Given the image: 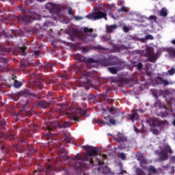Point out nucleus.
Wrapping results in <instances>:
<instances>
[{
	"instance_id": "23",
	"label": "nucleus",
	"mask_w": 175,
	"mask_h": 175,
	"mask_svg": "<svg viewBox=\"0 0 175 175\" xmlns=\"http://www.w3.org/2000/svg\"><path fill=\"white\" fill-rule=\"evenodd\" d=\"M115 140L118 142V143H124V142H128L126 136L124 135V134L121 133H118L116 137H115Z\"/></svg>"
},
{
	"instance_id": "49",
	"label": "nucleus",
	"mask_w": 175,
	"mask_h": 175,
	"mask_svg": "<svg viewBox=\"0 0 175 175\" xmlns=\"http://www.w3.org/2000/svg\"><path fill=\"white\" fill-rule=\"evenodd\" d=\"M90 49L88 47L82 46V53H88Z\"/></svg>"
},
{
	"instance_id": "46",
	"label": "nucleus",
	"mask_w": 175,
	"mask_h": 175,
	"mask_svg": "<svg viewBox=\"0 0 175 175\" xmlns=\"http://www.w3.org/2000/svg\"><path fill=\"white\" fill-rule=\"evenodd\" d=\"M116 121L114 119H111V117H109V124H111V125H116Z\"/></svg>"
},
{
	"instance_id": "30",
	"label": "nucleus",
	"mask_w": 175,
	"mask_h": 175,
	"mask_svg": "<svg viewBox=\"0 0 175 175\" xmlns=\"http://www.w3.org/2000/svg\"><path fill=\"white\" fill-rule=\"evenodd\" d=\"M147 170L150 174H157V173H158V170H157V168H155L154 165H150L147 168Z\"/></svg>"
},
{
	"instance_id": "27",
	"label": "nucleus",
	"mask_w": 175,
	"mask_h": 175,
	"mask_svg": "<svg viewBox=\"0 0 175 175\" xmlns=\"http://www.w3.org/2000/svg\"><path fill=\"white\" fill-rule=\"evenodd\" d=\"M166 51L168 53V55H170V57H171L172 58H175V48L173 46H170L168 48H166Z\"/></svg>"
},
{
	"instance_id": "39",
	"label": "nucleus",
	"mask_w": 175,
	"mask_h": 175,
	"mask_svg": "<svg viewBox=\"0 0 175 175\" xmlns=\"http://www.w3.org/2000/svg\"><path fill=\"white\" fill-rule=\"evenodd\" d=\"M101 39L103 42H109L111 39V36H103Z\"/></svg>"
},
{
	"instance_id": "24",
	"label": "nucleus",
	"mask_w": 175,
	"mask_h": 175,
	"mask_svg": "<svg viewBox=\"0 0 175 175\" xmlns=\"http://www.w3.org/2000/svg\"><path fill=\"white\" fill-rule=\"evenodd\" d=\"M64 152H65V148H60L59 149V154H60V159L62 161H68V159H70V157H69V156H68L67 154H64Z\"/></svg>"
},
{
	"instance_id": "61",
	"label": "nucleus",
	"mask_w": 175,
	"mask_h": 175,
	"mask_svg": "<svg viewBox=\"0 0 175 175\" xmlns=\"http://www.w3.org/2000/svg\"><path fill=\"white\" fill-rule=\"evenodd\" d=\"M137 66L138 69H142V68H143V64L142 62H139L137 64Z\"/></svg>"
},
{
	"instance_id": "20",
	"label": "nucleus",
	"mask_w": 175,
	"mask_h": 175,
	"mask_svg": "<svg viewBox=\"0 0 175 175\" xmlns=\"http://www.w3.org/2000/svg\"><path fill=\"white\" fill-rule=\"evenodd\" d=\"M118 28V25H106L105 26V32L106 33H113Z\"/></svg>"
},
{
	"instance_id": "16",
	"label": "nucleus",
	"mask_w": 175,
	"mask_h": 175,
	"mask_svg": "<svg viewBox=\"0 0 175 175\" xmlns=\"http://www.w3.org/2000/svg\"><path fill=\"white\" fill-rule=\"evenodd\" d=\"M73 167L75 170H80L81 172H83L84 169H87V167H88V165L84 163V162L75 161Z\"/></svg>"
},
{
	"instance_id": "33",
	"label": "nucleus",
	"mask_w": 175,
	"mask_h": 175,
	"mask_svg": "<svg viewBox=\"0 0 175 175\" xmlns=\"http://www.w3.org/2000/svg\"><path fill=\"white\" fill-rule=\"evenodd\" d=\"M64 141L66 143H70V142H72V137H70V134L64 133Z\"/></svg>"
},
{
	"instance_id": "5",
	"label": "nucleus",
	"mask_w": 175,
	"mask_h": 175,
	"mask_svg": "<svg viewBox=\"0 0 175 175\" xmlns=\"http://www.w3.org/2000/svg\"><path fill=\"white\" fill-rule=\"evenodd\" d=\"M142 57H147L150 62H155L158 57H157V54L154 53V48L151 46H146L144 51H139Z\"/></svg>"
},
{
	"instance_id": "1",
	"label": "nucleus",
	"mask_w": 175,
	"mask_h": 175,
	"mask_svg": "<svg viewBox=\"0 0 175 175\" xmlns=\"http://www.w3.org/2000/svg\"><path fill=\"white\" fill-rule=\"evenodd\" d=\"M82 148L86 151L83 154H77L72 161H83L84 162H89L91 166H100L105 165L103 160H99L96 157L99 154V149L97 147L91 146H83Z\"/></svg>"
},
{
	"instance_id": "32",
	"label": "nucleus",
	"mask_w": 175,
	"mask_h": 175,
	"mask_svg": "<svg viewBox=\"0 0 175 175\" xmlns=\"http://www.w3.org/2000/svg\"><path fill=\"white\" fill-rule=\"evenodd\" d=\"M159 16L161 17H167V8H163L159 12Z\"/></svg>"
},
{
	"instance_id": "48",
	"label": "nucleus",
	"mask_w": 175,
	"mask_h": 175,
	"mask_svg": "<svg viewBox=\"0 0 175 175\" xmlns=\"http://www.w3.org/2000/svg\"><path fill=\"white\" fill-rule=\"evenodd\" d=\"M25 133H26L27 136H31V130L26 129Z\"/></svg>"
},
{
	"instance_id": "64",
	"label": "nucleus",
	"mask_w": 175,
	"mask_h": 175,
	"mask_svg": "<svg viewBox=\"0 0 175 175\" xmlns=\"http://www.w3.org/2000/svg\"><path fill=\"white\" fill-rule=\"evenodd\" d=\"M139 40L142 42V43H144L147 39H146V37L144 38H140Z\"/></svg>"
},
{
	"instance_id": "21",
	"label": "nucleus",
	"mask_w": 175,
	"mask_h": 175,
	"mask_svg": "<svg viewBox=\"0 0 175 175\" xmlns=\"http://www.w3.org/2000/svg\"><path fill=\"white\" fill-rule=\"evenodd\" d=\"M83 32H85V33H88V36H89V38H92V39H95V38H96V36H98V34L96 33H94L92 34V32H94V29L92 28H88V27H83ZM88 32H90L88 33Z\"/></svg>"
},
{
	"instance_id": "47",
	"label": "nucleus",
	"mask_w": 175,
	"mask_h": 175,
	"mask_svg": "<svg viewBox=\"0 0 175 175\" xmlns=\"http://www.w3.org/2000/svg\"><path fill=\"white\" fill-rule=\"evenodd\" d=\"M74 18H75V20H76V21H80V20H83L84 18V17L75 16Z\"/></svg>"
},
{
	"instance_id": "34",
	"label": "nucleus",
	"mask_w": 175,
	"mask_h": 175,
	"mask_svg": "<svg viewBox=\"0 0 175 175\" xmlns=\"http://www.w3.org/2000/svg\"><path fill=\"white\" fill-rule=\"evenodd\" d=\"M27 50V46L19 47L18 51L21 55H25L27 53L25 51Z\"/></svg>"
},
{
	"instance_id": "10",
	"label": "nucleus",
	"mask_w": 175,
	"mask_h": 175,
	"mask_svg": "<svg viewBox=\"0 0 175 175\" xmlns=\"http://www.w3.org/2000/svg\"><path fill=\"white\" fill-rule=\"evenodd\" d=\"M33 20H40V16L39 14H34L32 16H21L18 18V23H26V24H29L33 21Z\"/></svg>"
},
{
	"instance_id": "52",
	"label": "nucleus",
	"mask_w": 175,
	"mask_h": 175,
	"mask_svg": "<svg viewBox=\"0 0 175 175\" xmlns=\"http://www.w3.org/2000/svg\"><path fill=\"white\" fill-rule=\"evenodd\" d=\"M113 50H115V51L117 53H120V47H118L117 45L113 46Z\"/></svg>"
},
{
	"instance_id": "6",
	"label": "nucleus",
	"mask_w": 175,
	"mask_h": 175,
	"mask_svg": "<svg viewBox=\"0 0 175 175\" xmlns=\"http://www.w3.org/2000/svg\"><path fill=\"white\" fill-rule=\"evenodd\" d=\"M85 113H87L85 110L79 107L76 109H74V113H66V116L68 118V120L77 121V122H79L80 117H81V116H85Z\"/></svg>"
},
{
	"instance_id": "4",
	"label": "nucleus",
	"mask_w": 175,
	"mask_h": 175,
	"mask_svg": "<svg viewBox=\"0 0 175 175\" xmlns=\"http://www.w3.org/2000/svg\"><path fill=\"white\" fill-rule=\"evenodd\" d=\"M58 170L57 165H49L47 167L42 168V167H38V170H35L33 175H49L54 174V172Z\"/></svg>"
},
{
	"instance_id": "36",
	"label": "nucleus",
	"mask_w": 175,
	"mask_h": 175,
	"mask_svg": "<svg viewBox=\"0 0 175 175\" xmlns=\"http://www.w3.org/2000/svg\"><path fill=\"white\" fill-rule=\"evenodd\" d=\"M92 49H94V50H103L104 51H107L108 50L107 48H105L100 44L93 46Z\"/></svg>"
},
{
	"instance_id": "40",
	"label": "nucleus",
	"mask_w": 175,
	"mask_h": 175,
	"mask_svg": "<svg viewBox=\"0 0 175 175\" xmlns=\"http://www.w3.org/2000/svg\"><path fill=\"white\" fill-rule=\"evenodd\" d=\"M108 111L109 113H111V111H115V113H117L118 111V108L112 106L108 109Z\"/></svg>"
},
{
	"instance_id": "14",
	"label": "nucleus",
	"mask_w": 175,
	"mask_h": 175,
	"mask_svg": "<svg viewBox=\"0 0 175 175\" xmlns=\"http://www.w3.org/2000/svg\"><path fill=\"white\" fill-rule=\"evenodd\" d=\"M18 96L20 98L21 96H33V98H38V94L36 93H32L29 90L25 89L19 92H18Z\"/></svg>"
},
{
	"instance_id": "13",
	"label": "nucleus",
	"mask_w": 175,
	"mask_h": 175,
	"mask_svg": "<svg viewBox=\"0 0 175 175\" xmlns=\"http://www.w3.org/2000/svg\"><path fill=\"white\" fill-rule=\"evenodd\" d=\"M55 128V125H54V123H51L49 125H46V131H48L49 133H46V136L48 137H51L53 140L54 139L57 138V135L56 133H53V129Z\"/></svg>"
},
{
	"instance_id": "35",
	"label": "nucleus",
	"mask_w": 175,
	"mask_h": 175,
	"mask_svg": "<svg viewBox=\"0 0 175 175\" xmlns=\"http://www.w3.org/2000/svg\"><path fill=\"white\" fill-rule=\"evenodd\" d=\"M146 165H147V160H146V159L139 161V165L141 166V167H142V169H147Z\"/></svg>"
},
{
	"instance_id": "3",
	"label": "nucleus",
	"mask_w": 175,
	"mask_h": 175,
	"mask_svg": "<svg viewBox=\"0 0 175 175\" xmlns=\"http://www.w3.org/2000/svg\"><path fill=\"white\" fill-rule=\"evenodd\" d=\"M155 152L158 154L159 162H163L169 159V154L170 155H172V154H173V150H172V148H170V146L166 145L163 149H161L160 151L156 150Z\"/></svg>"
},
{
	"instance_id": "62",
	"label": "nucleus",
	"mask_w": 175,
	"mask_h": 175,
	"mask_svg": "<svg viewBox=\"0 0 175 175\" xmlns=\"http://www.w3.org/2000/svg\"><path fill=\"white\" fill-rule=\"evenodd\" d=\"M121 12H128V10H126V8L125 6H122L121 8Z\"/></svg>"
},
{
	"instance_id": "7",
	"label": "nucleus",
	"mask_w": 175,
	"mask_h": 175,
	"mask_svg": "<svg viewBox=\"0 0 175 175\" xmlns=\"http://www.w3.org/2000/svg\"><path fill=\"white\" fill-rule=\"evenodd\" d=\"M94 62H92V64H100L104 66H110V65H118L122 64L121 60H116L112 64L110 63V59L109 58V56H100L98 59H94Z\"/></svg>"
},
{
	"instance_id": "31",
	"label": "nucleus",
	"mask_w": 175,
	"mask_h": 175,
	"mask_svg": "<svg viewBox=\"0 0 175 175\" xmlns=\"http://www.w3.org/2000/svg\"><path fill=\"white\" fill-rule=\"evenodd\" d=\"M12 83H14V86L15 87V88H20V87H21V85H23V83L21 81H18L16 79H14V77H13L11 79Z\"/></svg>"
},
{
	"instance_id": "19",
	"label": "nucleus",
	"mask_w": 175,
	"mask_h": 175,
	"mask_svg": "<svg viewBox=\"0 0 175 175\" xmlns=\"http://www.w3.org/2000/svg\"><path fill=\"white\" fill-rule=\"evenodd\" d=\"M51 103L46 100H40L36 103V106L40 109H48L50 107Z\"/></svg>"
},
{
	"instance_id": "2",
	"label": "nucleus",
	"mask_w": 175,
	"mask_h": 175,
	"mask_svg": "<svg viewBox=\"0 0 175 175\" xmlns=\"http://www.w3.org/2000/svg\"><path fill=\"white\" fill-rule=\"evenodd\" d=\"M148 123L153 135H159L162 126L167 124V120H159L157 118H152L148 120Z\"/></svg>"
},
{
	"instance_id": "42",
	"label": "nucleus",
	"mask_w": 175,
	"mask_h": 175,
	"mask_svg": "<svg viewBox=\"0 0 175 175\" xmlns=\"http://www.w3.org/2000/svg\"><path fill=\"white\" fill-rule=\"evenodd\" d=\"M23 114L26 116V117H31L32 116V112L31 111H24L23 112Z\"/></svg>"
},
{
	"instance_id": "25",
	"label": "nucleus",
	"mask_w": 175,
	"mask_h": 175,
	"mask_svg": "<svg viewBox=\"0 0 175 175\" xmlns=\"http://www.w3.org/2000/svg\"><path fill=\"white\" fill-rule=\"evenodd\" d=\"M74 70L77 75L81 76V77H87V76H88V72H83V70H81V68L77 66H75Z\"/></svg>"
},
{
	"instance_id": "29",
	"label": "nucleus",
	"mask_w": 175,
	"mask_h": 175,
	"mask_svg": "<svg viewBox=\"0 0 175 175\" xmlns=\"http://www.w3.org/2000/svg\"><path fill=\"white\" fill-rule=\"evenodd\" d=\"M14 136H16V133L14 131H10L5 135V139L7 140H12V139H14Z\"/></svg>"
},
{
	"instance_id": "43",
	"label": "nucleus",
	"mask_w": 175,
	"mask_h": 175,
	"mask_svg": "<svg viewBox=\"0 0 175 175\" xmlns=\"http://www.w3.org/2000/svg\"><path fill=\"white\" fill-rule=\"evenodd\" d=\"M119 166L120 167L121 172L119 173V174H124V173H126V170H124L123 167H122V163H119Z\"/></svg>"
},
{
	"instance_id": "8",
	"label": "nucleus",
	"mask_w": 175,
	"mask_h": 175,
	"mask_svg": "<svg viewBox=\"0 0 175 175\" xmlns=\"http://www.w3.org/2000/svg\"><path fill=\"white\" fill-rule=\"evenodd\" d=\"M85 18H88V20H92V21H96V20H100L101 18L107 20V14L99 10L88 14L85 16Z\"/></svg>"
},
{
	"instance_id": "38",
	"label": "nucleus",
	"mask_w": 175,
	"mask_h": 175,
	"mask_svg": "<svg viewBox=\"0 0 175 175\" xmlns=\"http://www.w3.org/2000/svg\"><path fill=\"white\" fill-rule=\"evenodd\" d=\"M157 80H159V81H161L164 84V85H169V81L167 80L163 79L161 77H157Z\"/></svg>"
},
{
	"instance_id": "54",
	"label": "nucleus",
	"mask_w": 175,
	"mask_h": 175,
	"mask_svg": "<svg viewBox=\"0 0 175 175\" xmlns=\"http://www.w3.org/2000/svg\"><path fill=\"white\" fill-rule=\"evenodd\" d=\"M40 54V51H34L33 52V55H35V57H39Z\"/></svg>"
},
{
	"instance_id": "11",
	"label": "nucleus",
	"mask_w": 175,
	"mask_h": 175,
	"mask_svg": "<svg viewBox=\"0 0 175 175\" xmlns=\"http://www.w3.org/2000/svg\"><path fill=\"white\" fill-rule=\"evenodd\" d=\"M69 37L72 42H75L76 39H78L79 40H84V35L77 29H72L69 33Z\"/></svg>"
},
{
	"instance_id": "12",
	"label": "nucleus",
	"mask_w": 175,
	"mask_h": 175,
	"mask_svg": "<svg viewBox=\"0 0 175 175\" xmlns=\"http://www.w3.org/2000/svg\"><path fill=\"white\" fill-rule=\"evenodd\" d=\"M34 85L39 87L40 90L44 88L47 85L46 81H43V77L41 75H36L34 79Z\"/></svg>"
},
{
	"instance_id": "50",
	"label": "nucleus",
	"mask_w": 175,
	"mask_h": 175,
	"mask_svg": "<svg viewBox=\"0 0 175 175\" xmlns=\"http://www.w3.org/2000/svg\"><path fill=\"white\" fill-rule=\"evenodd\" d=\"M157 16L151 15L149 16V20H154V21H157Z\"/></svg>"
},
{
	"instance_id": "45",
	"label": "nucleus",
	"mask_w": 175,
	"mask_h": 175,
	"mask_svg": "<svg viewBox=\"0 0 175 175\" xmlns=\"http://www.w3.org/2000/svg\"><path fill=\"white\" fill-rule=\"evenodd\" d=\"M146 40H154V36H152L151 34H148L146 36Z\"/></svg>"
},
{
	"instance_id": "9",
	"label": "nucleus",
	"mask_w": 175,
	"mask_h": 175,
	"mask_svg": "<svg viewBox=\"0 0 175 175\" xmlns=\"http://www.w3.org/2000/svg\"><path fill=\"white\" fill-rule=\"evenodd\" d=\"M45 9L49 10V12L51 13V14H56V16H58L61 12V10L64 9V7H62V5L54 4L53 3H47L45 5Z\"/></svg>"
},
{
	"instance_id": "41",
	"label": "nucleus",
	"mask_w": 175,
	"mask_h": 175,
	"mask_svg": "<svg viewBox=\"0 0 175 175\" xmlns=\"http://www.w3.org/2000/svg\"><path fill=\"white\" fill-rule=\"evenodd\" d=\"M168 76H173L175 73V69L174 68H171L167 72Z\"/></svg>"
},
{
	"instance_id": "60",
	"label": "nucleus",
	"mask_w": 175,
	"mask_h": 175,
	"mask_svg": "<svg viewBox=\"0 0 175 175\" xmlns=\"http://www.w3.org/2000/svg\"><path fill=\"white\" fill-rule=\"evenodd\" d=\"M68 14H70L71 16H73V10L72 9V8H70L68 9Z\"/></svg>"
},
{
	"instance_id": "22",
	"label": "nucleus",
	"mask_w": 175,
	"mask_h": 175,
	"mask_svg": "<svg viewBox=\"0 0 175 175\" xmlns=\"http://www.w3.org/2000/svg\"><path fill=\"white\" fill-rule=\"evenodd\" d=\"M103 164H101L100 166L97 168L98 173H102V174L106 175L109 174L110 173V168L107 167V165L105 166H102Z\"/></svg>"
},
{
	"instance_id": "56",
	"label": "nucleus",
	"mask_w": 175,
	"mask_h": 175,
	"mask_svg": "<svg viewBox=\"0 0 175 175\" xmlns=\"http://www.w3.org/2000/svg\"><path fill=\"white\" fill-rule=\"evenodd\" d=\"M160 76H161V77H167V76H169V75L167 74V72H162Z\"/></svg>"
},
{
	"instance_id": "57",
	"label": "nucleus",
	"mask_w": 175,
	"mask_h": 175,
	"mask_svg": "<svg viewBox=\"0 0 175 175\" xmlns=\"http://www.w3.org/2000/svg\"><path fill=\"white\" fill-rule=\"evenodd\" d=\"M170 159L172 163H175V156L171 157Z\"/></svg>"
},
{
	"instance_id": "53",
	"label": "nucleus",
	"mask_w": 175,
	"mask_h": 175,
	"mask_svg": "<svg viewBox=\"0 0 175 175\" xmlns=\"http://www.w3.org/2000/svg\"><path fill=\"white\" fill-rule=\"evenodd\" d=\"M124 32H125L126 33H127V32L129 31V27H126V26H124L122 28Z\"/></svg>"
},
{
	"instance_id": "51",
	"label": "nucleus",
	"mask_w": 175,
	"mask_h": 175,
	"mask_svg": "<svg viewBox=\"0 0 175 175\" xmlns=\"http://www.w3.org/2000/svg\"><path fill=\"white\" fill-rule=\"evenodd\" d=\"M154 106H155V107H158V106H159V107H160V109H161V101L157 100V101L154 103Z\"/></svg>"
},
{
	"instance_id": "26",
	"label": "nucleus",
	"mask_w": 175,
	"mask_h": 175,
	"mask_svg": "<svg viewBox=\"0 0 175 175\" xmlns=\"http://www.w3.org/2000/svg\"><path fill=\"white\" fill-rule=\"evenodd\" d=\"M129 118L131 121L135 122V120L139 118V113H137V110L134 109L132 111V113L129 115Z\"/></svg>"
},
{
	"instance_id": "44",
	"label": "nucleus",
	"mask_w": 175,
	"mask_h": 175,
	"mask_svg": "<svg viewBox=\"0 0 175 175\" xmlns=\"http://www.w3.org/2000/svg\"><path fill=\"white\" fill-rule=\"evenodd\" d=\"M120 157L122 159V161H125L126 159V155L125 154V153L121 152L120 154Z\"/></svg>"
},
{
	"instance_id": "28",
	"label": "nucleus",
	"mask_w": 175,
	"mask_h": 175,
	"mask_svg": "<svg viewBox=\"0 0 175 175\" xmlns=\"http://www.w3.org/2000/svg\"><path fill=\"white\" fill-rule=\"evenodd\" d=\"M6 64V57H0V70H3V72L8 71L6 68L3 66Z\"/></svg>"
},
{
	"instance_id": "59",
	"label": "nucleus",
	"mask_w": 175,
	"mask_h": 175,
	"mask_svg": "<svg viewBox=\"0 0 175 175\" xmlns=\"http://www.w3.org/2000/svg\"><path fill=\"white\" fill-rule=\"evenodd\" d=\"M120 49H122V50H128L129 49V46H125L124 45H121L120 46Z\"/></svg>"
},
{
	"instance_id": "17",
	"label": "nucleus",
	"mask_w": 175,
	"mask_h": 175,
	"mask_svg": "<svg viewBox=\"0 0 175 175\" xmlns=\"http://www.w3.org/2000/svg\"><path fill=\"white\" fill-rule=\"evenodd\" d=\"M110 116H108L107 117H105L103 120H99L97 118H94L93 120V124H101L102 125H109V120H110Z\"/></svg>"
},
{
	"instance_id": "58",
	"label": "nucleus",
	"mask_w": 175,
	"mask_h": 175,
	"mask_svg": "<svg viewBox=\"0 0 175 175\" xmlns=\"http://www.w3.org/2000/svg\"><path fill=\"white\" fill-rule=\"evenodd\" d=\"M107 103H109V105H111V103H113L114 102V100L111 99V98H108L107 100Z\"/></svg>"
},
{
	"instance_id": "37",
	"label": "nucleus",
	"mask_w": 175,
	"mask_h": 175,
	"mask_svg": "<svg viewBox=\"0 0 175 175\" xmlns=\"http://www.w3.org/2000/svg\"><path fill=\"white\" fill-rule=\"evenodd\" d=\"M108 70L112 74V75H117L118 70L116 67H109Z\"/></svg>"
},
{
	"instance_id": "63",
	"label": "nucleus",
	"mask_w": 175,
	"mask_h": 175,
	"mask_svg": "<svg viewBox=\"0 0 175 175\" xmlns=\"http://www.w3.org/2000/svg\"><path fill=\"white\" fill-rule=\"evenodd\" d=\"M138 161L139 162H141L142 161H143L144 159V157L143 156H139L138 158H137Z\"/></svg>"
},
{
	"instance_id": "55",
	"label": "nucleus",
	"mask_w": 175,
	"mask_h": 175,
	"mask_svg": "<svg viewBox=\"0 0 175 175\" xmlns=\"http://www.w3.org/2000/svg\"><path fill=\"white\" fill-rule=\"evenodd\" d=\"M169 167H170L169 164L162 166V169H163L164 170H169Z\"/></svg>"
},
{
	"instance_id": "18",
	"label": "nucleus",
	"mask_w": 175,
	"mask_h": 175,
	"mask_svg": "<svg viewBox=\"0 0 175 175\" xmlns=\"http://www.w3.org/2000/svg\"><path fill=\"white\" fill-rule=\"evenodd\" d=\"M173 114V109H167L166 107H163V110L159 113V116L162 118L166 117L167 116H172Z\"/></svg>"
},
{
	"instance_id": "15",
	"label": "nucleus",
	"mask_w": 175,
	"mask_h": 175,
	"mask_svg": "<svg viewBox=\"0 0 175 175\" xmlns=\"http://www.w3.org/2000/svg\"><path fill=\"white\" fill-rule=\"evenodd\" d=\"M75 58L78 62H85V64H92V62H94V59L86 58L80 54L75 55Z\"/></svg>"
}]
</instances>
